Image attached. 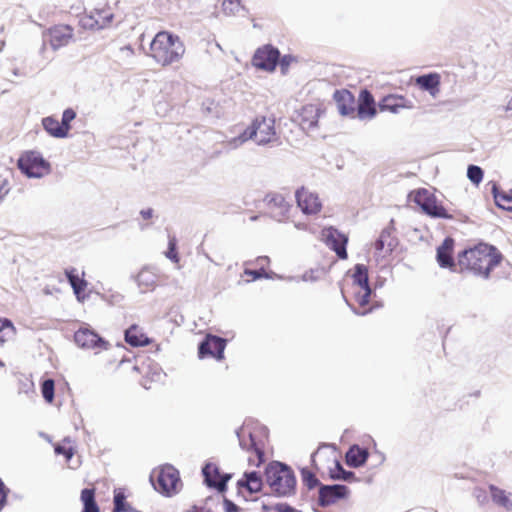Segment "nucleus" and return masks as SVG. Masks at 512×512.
<instances>
[{"mask_svg":"<svg viewBox=\"0 0 512 512\" xmlns=\"http://www.w3.org/2000/svg\"><path fill=\"white\" fill-rule=\"evenodd\" d=\"M502 259V253L495 246L480 242L458 253L456 271L487 279Z\"/></svg>","mask_w":512,"mask_h":512,"instance_id":"1","label":"nucleus"},{"mask_svg":"<svg viewBox=\"0 0 512 512\" xmlns=\"http://www.w3.org/2000/svg\"><path fill=\"white\" fill-rule=\"evenodd\" d=\"M342 294L347 303L360 315L372 311L371 294L368 283V269L363 264H357L351 276V282L347 283Z\"/></svg>","mask_w":512,"mask_h":512,"instance_id":"2","label":"nucleus"},{"mask_svg":"<svg viewBox=\"0 0 512 512\" xmlns=\"http://www.w3.org/2000/svg\"><path fill=\"white\" fill-rule=\"evenodd\" d=\"M186 48L181 38L169 31H159L149 46V56L161 67H168L181 61Z\"/></svg>","mask_w":512,"mask_h":512,"instance_id":"3","label":"nucleus"},{"mask_svg":"<svg viewBox=\"0 0 512 512\" xmlns=\"http://www.w3.org/2000/svg\"><path fill=\"white\" fill-rule=\"evenodd\" d=\"M266 480L271 490L279 496H288L295 490L296 480L290 467L280 462H271L266 467Z\"/></svg>","mask_w":512,"mask_h":512,"instance_id":"4","label":"nucleus"},{"mask_svg":"<svg viewBox=\"0 0 512 512\" xmlns=\"http://www.w3.org/2000/svg\"><path fill=\"white\" fill-rule=\"evenodd\" d=\"M241 142L250 139L259 145L270 144L278 140L273 117L257 116L251 125L247 127L239 136Z\"/></svg>","mask_w":512,"mask_h":512,"instance_id":"5","label":"nucleus"},{"mask_svg":"<svg viewBox=\"0 0 512 512\" xmlns=\"http://www.w3.org/2000/svg\"><path fill=\"white\" fill-rule=\"evenodd\" d=\"M152 484L158 492L171 496L182 487L179 471L171 465H165L155 470L151 475Z\"/></svg>","mask_w":512,"mask_h":512,"instance_id":"6","label":"nucleus"},{"mask_svg":"<svg viewBox=\"0 0 512 512\" xmlns=\"http://www.w3.org/2000/svg\"><path fill=\"white\" fill-rule=\"evenodd\" d=\"M409 198L421 208L423 213L431 217L444 219L451 217L445 207L438 202L435 194L426 188L411 191Z\"/></svg>","mask_w":512,"mask_h":512,"instance_id":"7","label":"nucleus"},{"mask_svg":"<svg viewBox=\"0 0 512 512\" xmlns=\"http://www.w3.org/2000/svg\"><path fill=\"white\" fill-rule=\"evenodd\" d=\"M17 166L28 177L40 178L50 172V163L36 151H26L21 154Z\"/></svg>","mask_w":512,"mask_h":512,"instance_id":"8","label":"nucleus"},{"mask_svg":"<svg viewBox=\"0 0 512 512\" xmlns=\"http://www.w3.org/2000/svg\"><path fill=\"white\" fill-rule=\"evenodd\" d=\"M74 341L78 347L93 350L95 353L107 350L110 347V343L88 325L75 331Z\"/></svg>","mask_w":512,"mask_h":512,"instance_id":"9","label":"nucleus"},{"mask_svg":"<svg viewBox=\"0 0 512 512\" xmlns=\"http://www.w3.org/2000/svg\"><path fill=\"white\" fill-rule=\"evenodd\" d=\"M76 113L72 108L64 110L62 120L59 122L54 116H48L42 119V125L45 131L52 137L65 138L71 129L70 123L75 119Z\"/></svg>","mask_w":512,"mask_h":512,"instance_id":"10","label":"nucleus"},{"mask_svg":"<svg viewBox=\"0 0 512 512\" xmlns=\"http://www.w3.org/2000/svg\"><path fill=\"white\" fill-rule=\"evenodd\" d=\"M263 203L269 216L279 222L288 218L292 207L282 194L276 192L267 194L263 199Z\"/></svg>","mask_w":512,"mask_h":512,"instance_id":"11","label":"nucleus"},{"mask_svg":"<svg viewBox=\"0 0 512 512\" xmlns=\"http://www.w3.org/2000/svg\"><path fill=\"white\" fill-rule=\"evenodd\" d=\"M279 50L272 45H264L258 48L252 58V64L261 70L272 72L279 61Z\"/></svg>","mask_w":512,"mask_h":512,"instance_id":"12","label":"nucleus"},{"mask_svg":"<svg viewBox=\"0 0 512 512\" xmlns=\"http://www.w3.org/2000/svg\"><path fill=\"white\" fill-rule=\"evenodd\" d=\"M295 198L297 206L306 215L318 214L322 209V202L318 194L304 186L296 190Z\"/></svg>","mask_w":512,"mask_h":512,"instance_id":"13","label":"nucleus"},{"mask_svg":"<svg viewBox=\"0 0 512 512\" xmlns=\"http://www.w3.org/2000/svg\"><path fill=\"white\" fill-rule=\"evenodd\" d=\"M237 493L245 500L251 499L256 493H259L263 487V480L258 472H246L243 477L237 481Z\"/></svg>","mask_w":512,"mask_h":512,"instance_id":"14","label":"nucleus"},{"mask_svg":"<svg viewBox=\"0 0 512 512\" xmlns=\"http://www.w3.org/2000/svg\"><path fill=\"white\" fill-rule=\"evenodd\" d=\"M322 236L326 245L335 251L339 259L345 260L348 257L346 245L348 238L345 234L341 233L333 227L325 228L322 231Z\"/></svg>","mask_w":512,"mask_h":512,"instance_id":"15","label":"nucleus"},{"mask_svg":"<svg viewBox=\"0 0 512 512\" xmlns=\"http://www.w3.org/2000/svg\"><path fill=\"white\" fill-rule=\"evenodd\" d=\"M350 490L345 485H323L319 489L318 504L327 507L349 496Z\"/></svg>","mask_w":512,"mask_h":512,"instance_id":"16","label":"nucleus"},{"mask_svg":"<svg viewBox=\"0 0 512 512\" xmlns=\"http://www.w3.org/2000/svg\"><path fill=\"white\" fill-rule=\"evenodd\" d=\"M44 35L51 47L56 50L69 44L73 37V28L59 24L49 28Z\"/></svg>","mask_w":512,"mask_h":512,"instance_id":"17","label":"nucleus"},{"mask_svg":"<svg viewBox=\"0 0 512 512\" xmlns=\"http://www.w3.org/2000/svg\"><path fill=\"white\" fill-rule=\"evenodd\" d=\"M113 19L110 8L94 9L90 14L81 17L80 22L84 28L102 29L108 26Z\"/></svg>","mask_w":512,"mask_h":512,"instance_id":"18","label":"nucleus"},{"mask_svg":"<svg viewBox=\"0 0 512 512\" xmlns=\"http://www.w3.org/2000/svg\"><path fill=\"white\" fill-rule=\"evenodd\" d=\"M225 346L226 342L224 339L208 334L204 341L199 345L198 355L200 358L211 356L221 360L224 357L223 354Z\"/></svg>","mask_w":512,"mask_h":512,"instance_id":"19","label":"nucleus"},{"mask_svg":"<svg viewBox=\"0 0 512 512\" xmlns=\"http://www.w3.org/2000/svg\"><path fill=\"white\" fill-rule=\"evenodd\" d=\"M65 275L73 289L76 299L83 303L89 297V294L86 293L88 282L84 279L85 273L82 272L79 274L76 268H68L65 269Z\"/></svg>","mask_w":512,"mask_h":512,"instance_id":"20","label":"nucleus"},{"mask_svg":"<svg viewBox=\"0 0 512 512\" xmlns=\"http://www.w3.org/2000/svg\"><path fill=\"white\" fill-rule=\"evenodd\" d=\"M240 444L243 449L250 453L248 462L251 466L259 467L264 463L263 445L258 443L251 433H249L247 439L243 436L240 440Z\"/></svg>","mask_w":512,"mask_h":512,"instance_id":"21","label":"nucleus"},{"mask_svg":"<svg viewBox=\"0 0 512 512\" xmlns=\"http://www.w3.org/2000/svg\"><path fill=\"white\" fill-rule=\"evenodd\" d=\"M203 475L206 484L209 487L216 488L219 492L226 490V483L231 478V475H221L217 465L207 463L203 468Z\"/></svg>","mask_w":512,"mask_h":512,"instance_id":"22","label":"nucleus"},{"mask_svg":"<svg viewBox=\"0 0 512 512\" xmlns=\"http://www.w3.org/2000/svg\"><path fill=\"white\" fill-rule=\"evenodd\" d=\"M333 98L341 115L349 116L355 114V97L349 90H336Z\"/></svg>","mask_w":512,"mask_h":512,"instance_id":"23","label":"nucleus"},{"mask_svg":"<svg viewBox=\"0 0 512 512\" xmlns=\"http://www.w3.org/2000/svg\"><path fill=\"white\" fill-rule=\"evenodd\" d=\"M412 104L402 95L390 94L385 96L379 102V109L381 111H388L391 113H398L401 109H410Z\"/></svg>","mask_w":512,"mask_h":512,"instance_id":"24","label":"nucleus"},{"mask_svg":"<svg viewBox=\"0 0 512 512\" xmlns=\"http://www.w3.org/2000/svg\"><path fill=\"white\" fill-rule=\"evenodd\" d=\"M377 113L376 104L373 95L366 89L362 90L359 95V104L357 115L360 119H371Z\"/></svg>","mask_w":512,"mask_h":512,"instance_id":"25","label":"nucleus"},{"mask_svg":"<svg viewBox=\"0 0 512 512\" xmlns=\"http://www.w3.org/2000/svg\"><path fill=\"white\" fill-rule=\"evenodd\" d=\"M454 240L450 237L444 239L437 248V262L442 268H455L456 262L453 259Z\"/></svg>","mask_w":512,"mask_h":512,"instance_id":"26","label":"nucleus"},{"mask_svg":"<svg viewBox=\"0 0 512 512\" xmlns=\"http://www.w3.org/2000/svg\"><path fill=\"white\" fill-rule=\"evenodd\" d=\"M416 85L436 97L440 92L441 77L438 73H429L416 78Z\"/></svg>","mask_w":512,"mask_h":512,"instance_id":"27","label":"nucleus"},{"mask_svg":"<svg viewBox=\"0 0 512 512\" xmlns=\"http://www.w3.org/2000/svg\"><path fill=\"white\" fill-rule=\"evenodd\" d=\"M125 341L132 347L147 346L152 342L143 329L136 324L125 331Z\"/></svg>","mask_w":512,"mask_h":512,"instance_id":"28","label":"nucleus"},{"mask_svg":"<svg viewBox=\"0 0 512 512\" xmlns=\"http://www.w3.org/2000/svg\"><path fill=\"white\" fill-rule=\"evenodd\" d=\"M299 120L303 128L314 127L319 120V109L313 104L303 106L299 112Z\"/></svg>","mask_w":512,"mask_h":512,"instance_id":"29","label":"nucleus"},{"mask_svg":"<svg viewBox=\"0 0 512 512\" xmlns=\"http://www.w3.org/2000/svg\"><path fill=\"white\" fill-rule=\"evenodd\" d=\"M368 456L369 453L366 449L354 445L346 453V462L349 466L359 467L367 461Z\"/></svg>","mask_w":512,"mask_h":512,"instance_id":"30","label":"nucleus"},{"mask_svg":"<svg viewBox=\"0 0 512 512\" xmlns=\"http://www.w3.org/2000/svg\"><path fill=\"white\" fill-rule=\"evenodd\" d=\"M489 492L495 504L502 506L508 510L512 509L511 493H508L505 490L492 484L489 485Z\"/></svg>","mask_w":512,"mask_h":512,"instance_id":"31","label":"nucleus"},{"mask_svg":"<svg viewBox=\"0 0 512 512\" xmlns=\"http://www.w3.org/2000/svg\"><path fill=\"white\" fill-rule=\"evenodd\" d=\"M493 195L495 203L498 207L512 211V188L504 191L499 190L496 186L493 187Z\"/></svg>","mask_w":512,"mask_h":512,"instance_id":"32","label":"nucleus"},{"mask_svg":"<svg viewBox=\"0 0 512 512\" xmlns=\"http://www.w3.org/2000/svg\"><path fill=\"white\" fill-rule=\"evenodd\" d=\"M80 498L84 505L82 512H100L95 501V488L83 489Z\"/></svg>","mask_w":512,"mask_h":512,"instance_id":"33","label":"nucleus"},{"mask_svg":"<svg viewBox=\"0 0 512 512\" xmlns=\"http://www.w3.org/2000/svg\"><path fill=\"white\" fill-rule=\"evenodd\" d=\"M54 451L57 455H63L66 461H69L76 453L74 443L70 438H64L60 443L55 445Z\"/></svg>","mask_w":512,"mask_h":512,"instance_id":"34","label":"nucleus"},{"mask_svg":"<svg viewBox=\"0 0 512 512\" xmlns=\"http://www.w3.org/2000/svg\"><path fill=\"white\" fill-rule=\"evenodd\" d=\"M16 333L13 323L6 319L0 318V345L11 340Z\"/></svg>","mask_w":512,"mask_h":512,"instance_id":"35","label":"nucleus"},{"mask_svg":"<svg viewBox=\"0 0 512 512\" xmlns=\"http://www.w3.org/2000/svg\"><path fill=\"white\" fill-rule=\"evenodd\" d=\"M113 512H134V508L127 503L126 496L121 489L115 491Z\"/></svg>","mask_w":512,"mask_h":512,"instance_id":"36","label":"nucleus"},{"mask_svg":"<svg viewBox=\"0 0 512 512\" xmlns=\"http://www.w3.org/2000/svg\"><path fill=\"white\" fill-rule=\"evenodd\" d=\"M55 383L52 379H46L41 384V394L49 404L54 401Z\"/></svg>","mask_w":512,"mask_h":512,"instance_id":"37","label":"nucleus"},{"mask_svg":"<svg viewBox=\"0 0 512 512\" xmlns=\"http://www.w3.org/2000/svg\"><path fill=\"white\" fill-rule=\"evenodd\" d=\"M301 477H302L303 483L309 489H313L319 484V481L316 478L315 474L312 471H310L308 468L301 469Z\"/></svg>","mask_w":512,"mask_h":512,"instance_id":"38","label":"nucleus"},{"mask_svg":"<svg viewBox=\"0 0 512 512\" xmlns=\"http://www.w3.org/2000/svg\"><path fill=\"white\" fill-rule=\"evenodd\" d=\"M467 176L474 184H479L483 179V171L480 167L470 165L467 170Z\"/></svg>","mask_w":512,"mask_h":512,"instance_id":"39","label":"nucleus"},{"mask_svg":"<svg viewBox=\"0 0 512 512\" xmlns=\"http://www.w3.org/2000/svg\"><path fill=\"white\" fill-rule=\"evenodd\" d=\"M243 274L245 276L249 277L248 279H246L247 282L254 281V280H257V279H260V278L268 277L267 271H265L262 268H257V269H248V268H246V269H244Z\"/></svg>","mask_w":512,"mask_h":512,"instance_id":"40","label":"nucleus"},{"mask_svg":"<svg viewBox=\"0 0 512 512\" xmlns=\"http://www.w3.org/2000/svg\"><path fill=\"white\" fill-rule=\"evenodd\" d=\"M166 256L174 262H179V256L177 252V241L175 237L169 238L168 250Z\"/></svg>","mask_w":512,"mask_h":512,"instance_id":"41","label":"nucleus"},{"mask_svg":"<svg viewBox=\"0 0 512 512\" xmlns=\"http://www.w3.org/2000/svg\"><path fill=\"white\" fill-rule=\"evenodd\" d=\"M333 467H329V476L333 480H340L344 473V468L341 466L338 460L332 459Z\"/></svg>","mask_w":512,"mask_h":512,"instance_id":"42","label":"nucleus"},{"mask_svg":"<svg viewBox=\"0 0 512 512\" xmlns=\"http://www.w3.org/2000/svg\"><path fill=\"white\" fill-rule=\"evenodd\" d=\"M239 0H223L222 7L226 14H235L239 10Z\"/></svg>","mask_w":512,"mask_h":512,"instance_id":"43","label":"nucleus"},{"mask_svg":"<svg viewBox=\"0 0 512 512\" xmlns=\"http://www.w3.org/2000/svg\"><path fill=\"white\" fill-rule=\"evenodd\" d=\"M295 61V58L291 55H284L282 58L279 57V65L282 73H286L291 65Z\"/></svg>","mask_w":512,"mask_h":512,"instance_id":"44","label":"nucleus"},{"mask_svg":"<svg viewBox=\"0 0 512 512\" xmlns=\"http://www.w3.org/2000/svg\"><path fill=\"white\" fill-rule=\"evenodd\" d=\"M8 488L5 486L3 481L0 479V511L4 508L7 503Z\"/></svg>","mask_w":512,"mask_h":512,"instance_id":"45","label":"nucleus"},{"mask_svg":"<svg viewBox=\"0 0 512 512\" xmlns=\"http://www.w3.org/2000/svg\"><path fill=\"white\" fill-rule=\"evenodd\" d=\"M9 190L10 187L8 180L2 175H0V201L7 195Z\"/></svg>","mask_w":512,"mask_h":512,"instance_id":"46","label":"nucleus"},{"mask_svg":"<svg viewBox=\"0 0 512 512\" xmlns=\"http://www.w3.org/2000/svg\"><path fill=\"white\" fill-rule=\"evenodd\" d=\"M328 273V271L324 270L323 268H321L320 270H317V271H310V272H307L305 274V277L306 278H309L311 280H317V279H320L324 276H326Z\"/></svg>","mask_w":512,"mask_h":512,"instance_id":"47","label":"nucleus"},{"mask_svg":"<svg viewBox=\"0 0 512 512\" xmlns=\"http://www.w3.org/2000/svg\"><path fill=\"white\" fill-rule=\"evenodd\" d=\"M254 263L257 266V268H262L266 271V268L270 264V259L267 256H260V257L256 258Z\"/></svg>","mask_w":512,"mask_h":512,"instance_id":"48","label":"nucleus"},{"mask_svg":"<svg viewBox=\"0 0 512 512\" xmlns=\"http://www.w3.org/2000/svg\"><path fill=\"white\" fill-rule=\"evenodd\" d=\"M340 480H344V481H347V482H354L356 481V477H355V474L353 472H350V471H346L344 469V473L342 474L341 476V479Z\"/></svg>","mask_w":512,"mask_h":512,"instance_id":"49","label":"nucleus"},{"mask_svg":"<svg viewBox=\"0 0 512 512\" xmlns=\"http://www.w3.org/2000/svg\"><path fill=\"white\" fill-rule=\"evenodd\" d=\"M340 480H344V481H347V482H354L356 481V477H355V474L353 472H350V471H346L344 469V473L342 474L341 476V479Z\"/></svg>","mask_w":512,"mask_h":512,"instance_id":"50","label":"nucleus"},{"mask_svg":"<svg viewBox=\"0 0 512 512\" xmlns=\"http://www.w3.org/2000/svg\"><path fill=\"white\" fill-rule=\"evenodd\" d=\"M210 271L208 270H202L198 271V279L202 283H207L209 278Z\"/></svg>","mask_w":512,"mask_h":512,"instance_id":"51","label":"nucleus"},{"mask_svg":"<svg viewBox=\"0 0 512 512\" xmlns=\"http://www.w3.org/2000/svg\"><path fill=\"white\" fill-rule=\"evenodd\" d=\"M144 220H150L153 217V210L151 208L141 210L140 212Z\"/></svg>","mask_w":512,"mask_h":512,"instance_id":"52","label":"nucleus"},{"mask_svg":"<svg viewBox=\"0 0 512 512\" xmlns=\"http://www.w3.org/2000/svg\"><path fill=\"white\" fill-rule=\"evenodd\" d=\"M318 453H314L311 457V462H312V466L313 468L316 470V471H320L321 470V467L318 465L317 461H316V455Z\"/></svg>","mask_w":512,"mask_h":512,"instance_id":"53","label":"nucleus"},{"mask_svg":"<svg viewBox=\"0 0 512 512\" xmlns=\"http://www.w3.org/2000/svg\"><path fill=\"white\" fill-rule=\"evenodd\" d=\"M382 245H383V242H382V241H379V242L377 243V248H381V247H382Z\"/></svg>","mask_w":512,"mask_h":512,"instance_id":"54","label":"nucleus"},{"mask_svg":"<svg viewBox=\"0 0 512 512\" xmlns=\"http://www.w3.org/2000/svg\"><path fill=\"white\" fill-rule=\"evenodd\" d=\"M227 504L231 507H233V510H236V507L232 504V502H227Z\"/></svg>","mask_w":512,"mask_h":512,"instance_id":"55","label":"nucleus"},{"mask_svg":"<svg viewBox=\"0 0 512 512\" xmlns=\"http://www.w3.org/2000/svg\"><path fill=\"white\" fill-rule=\"evenodd\" d=\"M3 366V363L0 361V367Z\"/></svg>","mask_w":512,"mask_h":512,"instance_id":"56","label":"nucleus"}]
</instances>
